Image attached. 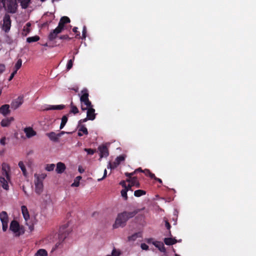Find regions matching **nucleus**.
Returning a JSON list of instances; mask_svg holds the SVG:
<instances>
[{"mask_svg":"<svg viewBox=\"0 0 256 256\" xmlns=\"http://www.w3.org/2000/svg\"><path fill=\"white\" fill-rule=\"evenodd\" d=\"M139 212L138 210L132 212H128L124 211L118 214L116 218L114 224L113 225L114 228L119 227L123 228L126 225V222L130 218L134 217Z\"/></svg>","mask_w":256,"mask_h":256,"instance_id":"obj_1","label":"nucleus"},{"mask_svg":"<svg viewBox=\"0 0 256 256\" xmlns=\"http://www.w3.org/2000/svg\"><path fill=\"white\" fill-rule=\"evenodd\" d=\"M10 166L4 164L2 166V173L0 176V186L6 190L9 189L8 183L10 182V176L9 174Z\"/></svg>","mask_w":256,"mask_h":256,"instance_id":"obj_2","label":"nucleus"},{"mask_svg":"<svg viewBox=\"0 0 256 256\" xmlns=\"http://www.w3.org/2000/svg\"><path fill=\"white\" fill-rule=\"evenodd\" d=\"M2 4L9 13L15 14L17 11L18 4L16 0H0V10L2 8Z\"/></svg>","mask_w":256,"mask_h":256,"instance_id":"obj_3","label":"nucleus"},{"mask_svg":"<svg viewBox=\"0 0 256 256\" xmlns=\"http://www.w3.org/2000/svg\"><path fill=\"white\" fill-rule=\"evenodd\" d=\"M82 96L80 97L81 102V109L82 111L86 110L88 106H92L91 102L88 99L89 94L86 88H84L81 91Z\"/></svg>","mask_w":256,"mask_h":256,"instance_id":"obj_4","label":"nucleus"},{"mask_svg":"<svg viewBox=\"0 0 256 256\" xmlns=\"http://www.w3.org/2000/svg\"><path fill=\"white\" fill-rule=\"evenodd\" d=\"M10 229L15 234L16 236H18L24 233V231L20 228L19 223L15 220L11 222Z\"/></svg>","mask_w":256,"mask_h":256,"instance_id":"obj_5","label":"nucleus"},{"mask_svg":"<svg viewBox=\"0 0 256 256\" xmlns=\"http://www.w3.org/2000/svg\"><path fill=\"white\" fill-rule=\"evenodd\" d=\"M35 192L38 194H40L43 190V183L42 180L40 178L38 174H34Z\"/></svg>","mask_w":256,"mask_h":256,"instance_id":"obj_6","label":"nucleus"},{"mask_svg":"<svg viewBox=\"0 0 256 256\" xmlns=\"http://www.w3.org/2000/svg\"><path fill=\"white\" fill-rule=\"evenodd\" d=\"M0 220L2 223V230L6 232L8 229V216L6 212L2 211L0 213Z\"/></svg>","mask_w":256,"mask_h":256,"instance_id":"obj_7","label":"nucleus"},{"mask_svg":"<svg viewBox=\"0 0 256 256\" xmlns=\"http://www.w3.org/2000/svg\"><path fill=\"white\" fill-rule=\"evenodd\" d=\"M11 26V20L8 14H6L3 18L2 30L6 32H9Z\"/></svg>","mask_w":256,"mask_h":256,"instance_id":"obj_8","label":"nucleus"},{"mask_svg":"<svg viewBox=\"0 0 256 256\" xmlns=\"http://www.w3.org/2000/svg\"><path fill=\"white\" fill-rule=\"evenodd\" d=\"M24 102V97L22 96H19L18 98L14 100L11 103V108L14 110H16L19 108Z\"/></svg>","mask_w":256,"mask_h":256,"instance_id":"obj_9","label":"nucleus"},{"mask_svg":"<svg viewBox=\"0 0 256 256\" xmlns=\"http://www.w3.org/2000/svg\"><path fill=\"white\" fill-rule=\"evenodd\" d=\"M93 106H88V109L86 112V119H88V120H93L96 118L95 114V110L92 108Z\"/></svg>","mask_w":256,"mask_h":256,"instance_id":"obj_10","label":"nucleus"},{"mask_svg":"<svg viewBox=\"0 0 256 256\" xmlns=\"http://www.w3.org/2000/svg\"><path fill=\"white\" fill-rule=\"evenodd\" d=\"M66 228L65 226H63L60 228L58 234V238L60 240H64L68 235V230H65Z\"/></svg>","mask_w":256,"mask_h":256,"instance_id":"obj_11","label":"nucleus"},{"mask_svg":"<svg viewBox=\"0 0 256 256\" xmlns=\"http://www.w3.org/2000/svg\"><path fill=\"white\" fill-rule=\"evenodd\" d=\"M100 151V158L107 157L108 154V150L106 146L105 145L100 146L98 148Z\"/></svg>","mask_w":256,"mask_h":256,"instance_id":"obj_12","label":"nucleus"},{"mask_svg":"<svg viewBox=\"0 0 256 256\" xmlns=\"http://www.w3.org/2000/svg\"><path fill=\"white\" fill-rule=\"evenodd\" d=\"M10 112V106L7 104H4L0 107V114L4 116H6Z\"/></svg>","mask_w":256,"mask_h":256,"instance_id":"obj_13","label":"nucleus"},{"mask_svg":"<svg viewBox=\"0 0 256 256\" xmlns=\"http://www.w3.org/2000/svg\"><path fill=\"white\" fill-rule=\"evenodd\" d=\"M28 138H32L36 135V132L31 127H26L24 130Z\"/></svg>","mask_w":256,"mask_h":256,"instance_id":"obj_14","label":"nucleus"},{"mask_svg":"<svg viewBox=\"0 0 256 256\" xmlns=\"http://www.w3.org/2000/svg\"><path fill=\"white\" fill-rule=\"evenodd\" d=\"M14 118L13 117H10L3 119L0 122L1 126L3 127L9 126L11 122L14 121Z\"/></svg>","mask_w":256,"mask_h":256,"instance_id":"obj_15","label":"nucleus"},{"mask_svg":"<svg viewBox=\"0 0 256 256\" xmlns=\"http://www.w3.org/2000/svg\"><path fill=\"white\" fill-rule=\"evenodd\" d=\"M78 136H81L83 135V134L86 135L88 134V130L84 125L78 126Z\"/></svg>","mask_w":256,"mask_h":256,"instance_id":"obj_16","label":"nucleus"},{"mask_svg":"<svg viewBox=\"0 0 256 256\" xmlns=\"http://www.w3.org/2000/svg\"><path fill=\"white\" fill-rule=\"evenodd\" d=\"M60 33V32L56 30V29L55 28L54 30L52 31L50 33V34L48 36V40L50 41H53L56 38L58 34Z\"/></svg>","mask_w":256,"mask_h":256,"instance_id":"obj_17","label":"nucleus"},{"mask_svg":"<svg viewBox=\"0 0 256 256\" xmlns=\"http://www.w3.org/2000/svg\"><path fill=\"white\" fill-rule=\"evenodd\" d=\"M66 168V166L64 163L59 162L56 164V172L58 174H62Z\"/></svg>","mask_w":256,"mask_h":256,"instance_id":"obj_18","label":"nucleus"},{"mask_svg":"<svg viewBox=\"0 0 256 256\" xmlns=\"http://www.w3.org/2000/svg\"><path fill=\"white\" fill-rule=\"evenodd\" d=\"M46 136L52 141L57 142L58 141V134H56L54 132H52L49 133H46Z\"/></svg>","mask_w":256,"mask_h":256,"instance_id":"obj_19","label":"nucleus"},{"mask_svg":"<svg viewBox=\"0 0 256 256\" xmlns=\"http://www.w3.org/2000/svg\"><path fill=\"white\" fill-rule=\"evenodd\" d=\"M152 244L156 248H158L160 252H166V248L164 246V244L162 242L156 241L153 242Z\"/></svg>","mask_w":256,"mask_h":256,"instance_id":"obj_20","label":"nucleus"},{"mask_svg":"<svg viewBox=\"0 0 256 256\" xmlns=\"http://www.w3.org/2000/svg\"><path fill=\"white\" fill-rule=\"evenodd\" d=\"M21 210L24 220L27 221L30 218V215L26 206H22Z\"/></svg>","mask_w":256,"mask_h":256,"instance_id":"obj_21","label":"nucleus"},{"mask_svg":"<svg viewBox=\"0 0 256 256\" xmlns=\"http://www.w3.org/2000/svg\"><path fill=\"white\" fill-rule=\"evenodd\" d=\"M164 242L166 245L171 246L177 242V240L175 238H164Z\"/></svg>","mask_w":256,"mask_h":256,"instance_id":"obj_22","label":"nucleus"},{"mask_svg":"<svg viewBox=\"0 0 256 256\" xmlns=\"http://www.w3.org/2000/svg\"><path fill=\"white\" fill-rule=\"evenodd\" d=\"M64 108V105L49 106L44 109L45 110H61Z\"/></svg>","mask_w":256,"mask_h":256,"instance_id":"obj_23","label":"nucleus"},{"mask_svg":"<svg viewBox=\"0 0 256 256\" xmlns=\"http://www.w3.org/2000/svg\"><path fill=\"white\" fill-rule=\"evenodd\" d=\"M20 3V6L22 8H26L30 2V0H18Z\"/></svg>","mask_w":256,"mask_h":256,"instance_id":"obj_24","label":"nucleus"},{"mask_svg":"<svg viewBox=\"0 0 256 256\" xmlns=\"http://www.w3.org/2000/svg\"><path fill=\"white\" fill-rule=\"evenodd\" d=\"M35 256H48V252L44 249H40L35 254Z\"/></svg>","mask_w":256,"mask_h":256,"instance_id":"obj_25","label":"nucleus"},{"mask_svg":"<svg viewBox=\"0 0 256 256\" xmlns=\"http://www.w3.org/2000/svg\"><path fill=\"white\" fill-rule=\"evenodd\" d=\"M40 40V37L38 36L28 37L26 38V42L28 43L38 42Z\"/></svg>","mask_w":256,"mask_h":256,"instance_id":"obj_26","label":"nucleus"},{"mask_svg":"<svg viewBox=\"0 0 256 256\" xmlns=\"http://www.w3.org/2000/svg\"><path fill=\"white\" fill-rule=\"evenodd\" d=\"M68 120V116H64L62 118V122L60 124V128L62 129L65 126Z\"/></svg>","mask_w":256,"mask_h":256,"instance_id":"obj_27","label":"nucleus"},{"mask_svg":"<svg viewBox=\"0 0 256 256\" xmlns=\"http://www.w3.org/2000/svg\"><path fill=\"white\" fill-rule=\"evenodd\" d=\"M49 17H50V18L44 22V24H43L44 26H48L49 24L52 22V20L54 18V14L50 13L49 14Z\"/></svg>","mask_w":256,"mask_h":256,"instance_id":"obj_28","label":"nucleus"},{"mask_svg":"<svg viewBox=\"0 0 256 256\" xmlns=\"http://www.w3.org/2000/svg\"><path fill=\"white\" fill-rule=\"evenodd\" d=\"M146 194V192L142 190H136L134 192V196L136 197H140Z\"/></svg>","mask_w":256,"mask_h":256,"instance_id":"obj_29","label":"nucleus"},{"mask_svg":"<svg viewBox=\"0 0 256 256\" xmlns=\"http://www.w3.org/2000/svg\"><path fill=\"white\" fill-rule=\"evenodd\" d=\"M75 56H72V58L68 60L66 64V69L68 70H70L73 66V62L74 60Z\"/></svg>","mask_w":256,"mask_h":256,"instance_id":"obj_30","label":"nucleus"},{"mask_svg":"<svg viewBox=\"0 0 256 256\" xmlns=\"http://www.w3.org/2000/svg\"><path fill=\"white\" fill-rule=\"evenodd\" d=\"M70 112L72 113H73L74 114H76L78 113L79 110L78 108L73 104V102L72 101L70 104Z\"/></svg>","mask_w":256,"mask_h":256,"instance_id":"obj_31","label":"nucleus"},{"mask_svg":"<svg viewBox=\"0 0 256 256\" xmlns=\"http://www.w3.org/2000/svg\"><path fill=\"white\" fill-rule=\"evenodd\" d=\"M131 184L132 186H136V188H140V184L138 180V178L136 176L132 177V182L131 183Z\"/></svg>","mask_w":256,"mask_h":256,"instance_id":"obj_32","label":"nucleus"},{"mask_svg":"<svg viewBox=\"0 0 256 256\" xmlns=\"http://www.w3.org/2000/svg\"><path fill=\"white\" fill-rule=\"evenodd\" d=\"M19 167L20 168L23 174L26 176V170L24 162L22 161H20L18 164Z\"/></svg>","mask_w":256,"mask_h":256,"instance_id":"obj_33","label":"nucleus"},{"mask_svg":"<svg viewBox=\"0 0 256 256\" xmlns=\"http://www.w3.org/2000/svg\"><path fill=\"white\" fill-rule=\"evenodd\" d=\"M144 172L147 176H148L150 178L154 179L155 178V175L154 174L151 172L148 169H146L144 170Z\"/></svg>","mask_w":256,"mask_h":256,"instance_id":"obj_34","label":"nucleus"},{"mask_svg":"<svg viewBox=\"0 0 256 256\" xmlns=\"http://www.w3.org/2000/svg\"><path fill=\"white\" fill-rule=\"evenodd\" d=\"M125 158L126 156L124 155H120L118 156L115 160V161L117 162V164H120L122 162L124 161Z\"/></svg>","mask_w":256,"mask_h":256,"instance_id":"obj_35","label":"nucleus"},{"mask_svg":"<svg viewBox=\"0 0 256 256\" xmlns=\"http://www.w3.org/2000/svg\"><path fill=\"white\" fill-rule=\"evenodd\" d=\"M119 164H117V162L114 160L113 162H109L108 166V168H110L114 170L116 168Z\"/></svg>","mask_w":256,"mask_h":256,"instance_id":"obj_36","label":"nucleus"},{"mask_svg":"<svg viewBox=\"0 0 256 256\" xmlns=\"http://www.w3.org/2000/svg\"><path fill=\"white\" fill-rule=\"evenodd\" d=\"M60 20L62 22V23H63L64 24L70 23V18L66 16L62 17L60 19Z\"/></svg>","mask_w":256,"mask_h":256,"instance_id":"obj_37","label":"nucleus"},{"mask_svg":"<svg viewBox=\"0 0 256 256\" xmlns=\"http://www.w3.org/2000/svg\"><path fill=\"white\" fill-rule=\"evenodd\" d=\"M128 191V189L126 188H124L121 191V194L122 196L124 198L125 200H127L128 199V196H127V192Z\"/></svg>","mask_w":256,"mask_h":256,"instance_id":"obj_38","label":"nucleus"},{"mask_svg":"<svg viewBox=\"0 0 256 256\" xmlns=\"http://www.w3.org/2000/svg\"><path fill=\"white\" fill-rule=\"evenodd\" d=\"M22 65V60L21 59H18L14 66V69L16 70H18Z\"/></svg>","mask_w":256,"mask_h":256,"instance_id":"obj_39","label":"nucleus"},{"mask_svg":"<svg viewBox=\"0 0 256 256\" xmlns=\"http://www.w3.org/2000/svg\"><path fill=\"white\" fill-rule=\"evenodd\" d=\"M64 24L62 23V22L60 20L58 26L56 28V30H58L61 32L64 28Z\"/></svg>","mask_w":256,"mask_h":256,"instance_id":"obj_40","label":"nucleus"},{"mask_svg":"<svg viewBox=\"0 0 256 256\" xmlns=\"http://www.w3.org/2000/svg\"><path fill=\"white\" fill-rule=\"evenodd\" d=\"M55 167V165L53 164H48L46 167V170L47 171L50 172L54 170Z\"/></svg>","mask_w":256,"mask_h":256,"instance_id":"obj_41","label":"nucleus"},{"mask_svg":"<svg viewBox=\"0 0 256 256\" xmlns=\"http://www.w3.org/2000/svg\"><path fill=\"white\" fill-rule=\"evenodd\" d=\"M138 233H135L133 234H132L130 236H128V241H134L138 238Z\"/></svg>","mask_w":256,"mask_h":256,"instance_id":"obj_42","label":"nucleus"},{"mask_svg":"<svg viewBox=\"0 0 256 256\" xmlns=\"http://www.w3.org/2000/svg\"><path fill=\"white\" fill-rule=\"evenodd\" d=\"M84 151L86 152L88 154L92 155L94 154L96 150L92 148H84Z\"/></svg>","mask_w":256,"mask_h":256,"instance_id":"obj_43","label":"nucleus"},{"mask_svg":"<svg viewBox=\"0 0 256 256\" xmlns=\"http://www.w3.org/2000/svg\"><path fill=\"white\" fill-rule=\"evenodd\" d=\"M86 37V28L85 26H83L82 32V39H85Z\"/></svg>","mask_w":256,"mask_h":256,"instance_id":"obj_44","label":"nucleus"},{"mask_svg":"<svg viewBox=\"0 0 256 256\" xmlns=\"http://www.w3.org/2000/svg\"><path fill=\"white\" fill-rule=\"evenodd\" d=\"M120 254V252L119 250H116L115 248H114L112 252V256H119Z\"/></svg>","mask_w":256,"mask_h":256,"instance_id":"obj_45","label":"nucleus"},{"mask_svg":"<svg viewBox=\"0 0 256 256\" xmlns=\"http://www.w3.org/2000/svg\"><path fill=\"white\" fill-rule=\"evenodd\" d=\"M136 174V171H134L131 173H129V172H126L125 173V176L127 177H128V178H132V176L135 174Z\"/></svg>","mask_w":256,"mask_h":256,"instance_id":"obj_46","label":"nucleus"},{"mask_svg":"<svg viewBox=\"0 0 256 256\" xmlns=\"http://www.w3.org/2000/svg\"><path fill=\"white\" fill-rule=\"evenodd\" d=\"M59 38L60 40H70L71 38L68 36V35H62L59 37Z\"/></svg>","mask_w":256,"mask_h":256,"instance_id":"obj_47","label":"nucleus"},{"mask_svg":"<svg viewBox=\"0 0 256 256\" xmlns=\"http://www.w3.org/2000/svg\"><path fill=\"white\" fill-rule=\"evenodd\" d=\"M72 31L76 34V38H77L78 36H80V32L78 31L77 27H74L72 29Z\"/></svg>","mask_w":256,"mask_h":256,"instance_id":"obj_48","label":"nucleus"},{"mask_svg":"<svg viewBox=\"0 0 256 256\" xmlns=\"http://www.w3.org/2000/svg\"><path fill=\"white\" fill-rule=\"evenodd\" d=\"M140 247L143 250H148V246L144 243H142Z\"/></svg>","mask_w":256,"mask_h":256,"instance_id":"obj_49","label":"nucleus"},{"mask_svg":"<svg viewBox=\"0 0 256 256\" xmlns=\"http://www.w3.org/2000/svg\"><path fill=\"white\" fill-rule=\"evenodd\" d=\"M6 69L5 65L4 64H0V74H2Z\"/></svg>","mask_w":256,"mask_h":256,"instance_id":"obj_50","label":"nucleus"},{"mask_svg":"<svg viewBox=\"0 0 256 256\" xmlns=\"http://www.w3.org/2000/svg\"><path fill=\"white\" fill-rule=\"evenodd\" d=\"M80 185V182L77 181L76 180H74V182L72 184L71 186L72 187L78 186Z\"/></svg>","mask_w":256,"mask_h":256,"instance_id":"obj_51","label":"nucleus"},{"mask_svg":"<svg viewBox=\"0 0 256 256\" xmlns=\"http://www.w3.org/2000/svg\"><path fill=\"white\" fill-rule=\"evenodd\" d=\"M6 138L5 136L4 137H2L0 140V143L2 145V146H4L6 144Z\"/></svg>","mask_w":256,"mask_h":256,"instance_id":"obj_52","label":"nucleus"},{"mask_svg":"<svg viewBox=\"0 0 256 256\" xmlns=\"http://www.w3.org/2000/svg\"><path fill=\"white\" fill-rule=\"evenodd\" d=\"M88 119H86V118H84V119H81L78 121V126L82 125V124L83 122H86Z\"/></svg>","mask_w":256,"mask_h":256,"instance_id":"obj_53","label":"nucleus"},{"mask_svg":"<svg viewBox=\"0 0 256 256\" xmlns=\"http://www.w3.org/2000/svg\"><path fill=\"white\" fill-rule=\"evenodd\" d=\"M165 226L168 230H170V228H171V226L168 221H167V220L166 221Z\"/></svg>","mask_w":256,"mask_h":256,"instance_id":"obj_54","label":"nucleus"},{"mask_svg":"<svg viewBox=\"0 0 256 256\" xmlns=\"http://www.w3.org/2000/svg\"><path fill=\"white\" fill-rule=\"evenodd\" d=\"M120 184L124 188H126V181L122 180L120 182Z\"/></svg>","mask_w":256,"mask_h":256,"instance_id":"obj_55","label":"nucleus"},{"mask_svg":"<svg viewBox=\"0 0 256 256\" xmlns=\"http://www.w3.org/2000/svg\"><path fill=\"white\" fill-rule=\"evenodd\" d=\"M106 174H107V171H106V170L105 169V170H104V176H103V177H102V178L98 179V181H100V180H102V179H104V178H105L106 176Z\"/></svg>","mask_w":256,"mask_h":256,"instance_id":"obj_56","label":"nucleus"},{"mask_svg":"<svg viewBox=\"0 0 256 256\" xmlns=\"http://www.w3.org/2000/svg\"><path fill=\"white\" fill-rule=\"evenodd\" d=\"M155 180L158 182L160 184H162V180L160 179V178H156V176H155V178H154Z\"/></svg>","mask_w":256,"mask_h":256,"instance_id":"obj_57","label":"nucleus"},{"mask_svg":"<svg viewBox=\"0 0 256 256\" xmlns=\"http://www.w3.org/2000/svg\"><path fill=\"white\" fill-rule=\"evenodd\" d=\"M132 186H133L131 184H128V186H126V188H127L128 189V190L132 191L133 190L132 189Z\"/></svg>","mask_w":256,"mask_h":256,"instance_id":"obj_58","label":"nucleus"},{"mask_svg":"<svg viewBox=\"0 0 256 256\" xmlns=\"http://www.w3.org/2000/svg\"><path fill=\"white\" fill-rule=\"evenodd\" d=\"M132 180V178H128L126 179V182H128L130 183V184H131Z\"/></svg>","mask_w":256,"mask_h":256,"instance_id":"obj_59","label":"nucleus"},{"mask_svg":"<svg viewBox=\"0 0 256 256\" xmlns=\"http://www.w3.org/2000/svg\"><path fill=\"white\" fill-rule=\"evenodd\" d=\"M65 133V132L62 131L60 133L58 134V137H60L62 134H64Z\"/></svg>","mask_w":256,"mask_h":256,"instance_id":"obj_60","label":"nucleus"},{"mask_svg":"<svg viewBox=\"0 0 256 256\" xmlns=\"http://www.w3.org/2000/svg\"><path fill=\"white\" fill-rule=\"evenodd\" d=\"M70 89L75 91L76 92H77L78 91V87H76V88H72Z\"/></svg>","mask_w":256,"mask_h":256,"instance_id":"obj_61","label":"nucleus"},{"mask_svg":"<svg viewBox=\"0 0 256 256\" xmlns=\"http://www.w3.org/2000/svg\"><path fill=\"white\" fill-rule=\"evenodd\" d=\"M134 171H136V173L138 172H144V170H142L140 168Z\"/></svg>","mask_w":256,"mask_h":256,"instance_id":"obj_62","label":"nucleus"},{"mask_svg":"<svg viewBox=\"0 0 256 256\" xmlns=\"http://www.w3.org/2000/svg\"><path fill=\"white\" fill-rule=\"evenodd\" d=\"M14 76L12 74H11L8 78V81H10L11 80H12V79L14 78Z\"/></svg>","mask_w":256,"mask_h":256,"instance_id":"obj_63","label":"nucleus"},{"mask_svg":"<svg viewBox=\"0 0 256 256\" xmlns=\"http://www.w3.org/2000/svg\"><path fill=\"white\" fill-rule=\"evenodd\" d=\"M81 178H82V176H77V177L76 178V179H75V180H77V181H78V182H79V180H80Z\"/></svg>","mask_w":256,"mask_h":256,"instance_id":"obj_64","label":"nucleus"}]
</instances>
